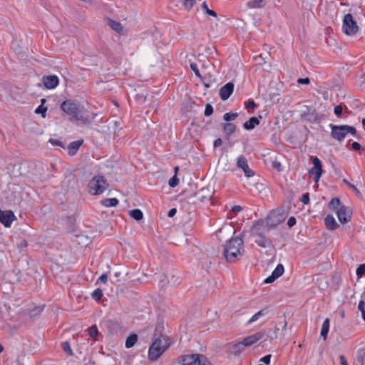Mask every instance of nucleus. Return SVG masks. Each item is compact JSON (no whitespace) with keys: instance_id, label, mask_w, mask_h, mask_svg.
<instances>
[{"instance_id":"f257e3e1","label":"nucleus","mask_w":365,"mask_h":365,"mask_svg":"<svg viewBox=\"0 0 365 365\" xmlns=\"http://www.w3.org/2000/svg\"><path fill=\"white\" fill-rule=\"evenodd\" d=\"M243 240L241 237H233L224 247L223 255L228 262H235L242 255Z\"/></svg>"},{"instance_id":"f03ea898","label":"nucleus","mask_w":365,"mask_h":365,"mask_svg":"<svg viewBox=\"0 0 365 365\" xmlns=\"http://www.w3.org/2000/svg\"><path fill=\"white\" fill-rule=\"evenodd\" d=\"M61 110L67 115L71 116V120H76L84 124L91 123L88 117L81 114L83 106L76 101L66 100L61 105Z\"/></svg>"},{"instance_id":"7ed1b4c3","label":"nucleus","mask_w":365,"mask_h":365,"mask_svg":"<svg viewBox=\"0 0 365 365\" xmlns=\"http://www.w3.org/2000/svg\"><path fill=\"white\" fill-rule=\"evenodd\" d=\"M108 186L107 180L102 175H96L88 182V192L93 195L102 194Z\"/></svg>"},{"instance_id":"20e7f679","label":"nucleus","mask_w":365,"mask_h":365,"mask_svg":"<svg viewBox=\"0 0 365 365\" xmlns=\"http://www.w3.org/2000/svg\"><path fill=\"white\" fill-rule=\"evenodd\" d=\"M331 127V136L338 140L341 141L344 139L347 133H350L352 135H356V130L354 127L343 125H330Z\"/></svg>"},{"instance_id":"39448f33","label":"nucleus","mask_w":365,"mask_h":365,"mask_svg":"<svg viewBox=\"0 0 365 365\" xmlns=\"http://www.w3.org/2000/svg\"><path fill=\"white\" fill-rule=\"evenodd\" d=\"M179 362L183 365H212L204 355L198 354L181 356Z\"/></svg>"},{"instance_id":"423d86ee","label":"nucleus","mask_w":365,"mask_h":365,"mask_svg":"<svg viewBox=\"0 0 365 365\" xmlns=\"http://www.w3.org/2000/svg\"><path fill=\"white\" fill-rule=\"evenodd\" d=\"M287 215L284 210L281 208L272 210L266 218L267 226L269 227H277L284 221Z\"/></svg>"},{"instance_id":"0eeeda50","label":"nucleus","mask_w":365,"mask_h":365,"mask_svg":"<svg viewBox=\"0 0 365 365\" xmlns=\"http://www.w3.org/2000/svg\"><path fill=\"white\" fill-rule=\"evenodd\" d=\"M262 225L263 222L258 221L255 222L251 228L252 235L256 237L255 242L258 246L262 248L270 247L272 245V241L260 232H258V227Z\"/></svg>"},{"instance_id":"6e6552de","label":"nucleus","mask_w":365,"mask_h":365,"mask_svg":"<svg viewBox=\"0 0 365 365\" xmlns=\"http://www.w3.org/2000/svg\"><path fill=\"white\" fill-rule=\"evenodd\" d=\"M164 346L162 348H158L156 342H153L148 350V359L150 361H156L170 346V339L167 336H163Z\"/></svg>"},{"instance_id":"1a4fd4ad","label":"nucleus","mask_w":365,"mask_h":365,"mask_svg":"<svg viewBox=\"0 0 365 365\" xmlns=\"http://www.w3.org/2000/svg\"><path fill=\"white\" fill-rule=\"evenodd\" d=\"M358 26L356 21L354 20L351 14H347L343 19V31L346 35H354L358 31Z\"/></svg>"},{"instance_id":"9d476101","label":"nucleus","mask_w":365,"mask_h":365,"mask_svg":"<svg viewBox=\"0 0 365 365\" xmlns=\"http://www.w3.org/2000/svg\"><path fill=\"white\" fill-rule=\"evenodd\" d=\"M312 162L313 163V168L309 170V176L314 175V180L315 182H318L323 173L322 162L317 157H311Z\"/></svg>"},{"instance_id":"9b49d317","label":"nucleus","mask_w":365,"mask_h":365,"mask_svg":"<svg viewBox=\"0 0 365 365\" xmlns=\"http://www.w3.org/2000/svg\"><path fill=\"white\" fill-rule=\"evenodd\" d=\"M16 219V216L11 210H1L0 209V222L6 227H11L12 222Z\"/></svg>"},{"instance_id":"f8f14e48","label":"nucleus","mask_w":365,"mask_h":365,"mask_svg":"<svg viewBox=\"0 0 365 365\" xmlns=\"http://www.w3.org/2000/svg\"><path fill=\"white\" fill-rule=\"evenodd\" d=\"M41 81L46 89H53L59 83V79L56 75H45L42 77Z\"/></svg>"},{"instance_id":"ddd939ff","label":"nucleus","mask_w":365,"mask_h":365,"mask_svg":"<svg viewBox=\"0 0 365 365\" xmlns=\"http://www.w3.org/2000/svg\"><path fill=\"white\" fill-rule=\"evenodd\" d=\"M237 166L243 170L245 175L247 178L252 177L255 175L254 172L249 168L246 158L243 155H240L237 158Z\"/></svg>"},{"instance_id":"4468645a","label":"nucleus","mask_w":365,"mask_h":365,"mask_svg":"<svg viewBox=\"0 0 365 365\" xmlns=\"http://www.w3.org/2000/svg\"><path fill=\"white\" fill-rule=\"evenodd\" d=\"M284 272V266L282 264H278L272 274L264 280V284H271L277 279L281 277Z\"/></svg>"},{"instance_id":"2eb2a0df","label":"nucleus","mask_w":365,"mask_h":365,"mask_svg":"<svg viewBox=\"0 0 365 365\" xmlns=\"http://www.w3.org/2000/svg\"><path fill=\"white\" fill-rule=\"evenodd\" d=\"M234 91V83L229 82L224 85L219 91V94L222 101L227 100Z\"/></svg>"},{"instance_id":"dca6fc26","label":"nucleus","mask_w":365,"mask_h":365,"mask_svg":"<svg viewBox=\"0 0 365 365\" xmlns=\"http://www.w3.org/2000/svg\"><path fill=\"white\" fill-rule=\"evenodd\" d=\"M262 338H264V332L258 331L252 335L245 337L242 340V341H243L245 347H247V346H252V344H255L258 341L261 340Z\"/></svg>"},{"instance_id":"f3484780","label":"nucleus","mask_w":365,"mask_h":365,"mask_svg":"<svg viewBox=\"0 0 365 365\" xmlns=\"http://www.w3.org/2000/svg\"><path fill=\"white\" fill-rule=\"evenodd\" d=\"M337 217L341 224H345L351 220V215L346 210V207L341 205L336 211Z\"/></svg>"},{"instance_id":"a211bd4d","label":"nucleus","mask_w":365,"mask_h":365,"mask_svg":"<svg viewBox=\"0 0 365 365\" xmlns=\"http://www.w3.org/2000/svg\"><path fill=\"white\" fill-rule=\"evenodd\" d=\"M271 313H272V310L269 309V307H265V308L259 310L257 313H255L247 322V324H250L260 319L261 318H264V317L268 316Z\"/></svg>"},{"instance_id":"6ab92c4d","label":"nucleus","mask_w":365,"mask_h":365,"mask_svg":"<svg viewBox=\"0 0 365 365\" xmlns=\"http://www.w3.org/2000/svg\"><path fill=\"white\" fill-rule=\"evenodd\" d=\"M245 348V346L242 341L236 344H230L227 348V352L235 356H239Z\"/></svg>"},{"instance_id":"aec40b11","label":"nucleus","mask_w":365,"mask_h":365,"mask_svg":"<svg viewBox=\"0 0 365 365\" xmlns=\"http://www.w3.org/2000/svg\"><path fill=\"white\" fill-rule=\"evenodd\" d=\"M212 196V192L208 187H203L195 193V197L201 202L205 200H210Z\"/></svg>"},{"instance_id":"412c9836","label":"nucleus","mask_w":365,"mask_h":365,"mask_svg":"<svg viewBox=\"0 0 365 365\" xmlns=\"http://www.w3.org/2000/svg\"><path fill=\"white\" fill-rule=\"evenodd\" d=\"M324 224L329 230H335L339 227L334 217L331 215H327L324 219Z\"/></svg>"},{"instance_id":"4be33fe9","label":"nucleus","mask_w":365,"mask_h":365,"mask_svg":"<svg viewBox=\"0 0 365 365\" xmlns=\"http://www.w3.org/2000/svg\"><path fill=\"white\" fill-rule=\"evenodd\" d=\"M83 140H78L69 143V145H68V155L71 156L74 155L77 153L78 150L83 144Z\"/></svg>"},{"instance_id":"5701e85b","label":"nucleus","mask_w":365,"mask_h":365,"mask_svg":"<svg viewBox=\"0 0 365 365\" xmlns=\"http://www.w3.org/2000/svg\"><path fill=\"white\" fill-rule=\"evenodd\" d=\"M260 118H262L261 115H259V117H251L249 119V120H247L243 124L244 128L247 130L253 129L255 127V125L259 124Z\"/></svg>"},{"instance_id":"b1692460","label":"nucleus","mask_w":365,"mask_h":365,"mask_svg":"<svg viewBox=\"0 0 365 365\" xmlns=\"http://www.w3.org/2000/svg\"><path fill=\"white\" fill-rule=\"evenodd\" d=\"M260 332H264V338H262V339L264 341L268 339L269 341H272L278 337V334H277V331L273 330L272 329H263L260 331Z\"/></svg>"},{"instance_id":"393cba45","label":"nucleus","mask_w":365,"mask_h":365,"mask_svg":"<svg viewBox=\"0 0 365 365\" xmlns=\"http://www.w3.org/2000/svg\"><path fill=\"white\" fill-rule=\"evenodd\" d=\"M160 328V327L157 326L155 330V333L153 334V341L156 342L158 348H162L164 346V339L163 336H165L162 333H157V331Z\"/></svg>"},{"instance_id":"a878e982","label":"nucleus","mask_w":365,"mask_h":365,"mask_svg":"<svg viewBox=\"0 0 365 365\" xmlns=\"http://www.w3.org/2000/svg\"><path fill=\"white\" fill-rule=\"evenodd\" d=\"M266 1L264 0H250L247 3L250 9H261L264 7Z\"/></svg>"},{"instance_id":"bb28decb","label":"nucleus","mask_w":365,"mask_h":365,"mask_svg":"<svg viewBox=\"0 0 365 365\" xmlns=\"http://www.w3.org/2000/svg\"><path fill=\"white\" fill-rule=\"evenodd\" d=\"M329 324H330V320L329 318L325 319L322 324V329H321V336L323 338L324 340H326L327 339V335L329 331Z\"/></svg>"},{"instance_id":"cd10ccee","label":"nucleus","mask_w":365,"mask_h":365,"mask_svg":"<svg viewBox=\"0 0 365 365\" xmlns=\"http://www.w3.org/2000/svg\"><path fill=\"white\" fill-rule=\"evenodd\" d=\"M108 24L110 28L118 34H122L123 26L120 23L117 22L111 19H108Z\"/></svg>"},{"instance_id":"c85d7f7f","label":"nucleus","mask_w":365,"mask_h":365,"mask_svg":"<svg viewBox=\"0 0 365 365\" xmlns=\"http://www.w3.org/2000/svg\"><path fill=\"white\" fill-rule=\"evenodd\" d=\"M222 128L227 135H230L235 132L236 125L232 123H225L222 124Z\"/></svg>"},{"instance_id":"c756f323","label":"nucleus","mask_w":365,"mask_h":365,"mask_svg":"<svg viewBox=\"0 0 365 365\" xmlns=\"http://www.w3.org/2000/svg\"><path fill=\"white\" fill-rule=\"evenodd\" d=\"M118 200L117 198H106L101 200V205L105 207H115L118 205Z\"/></svg>"},{"instance_id":"7c9ffc66","label":"nucleus","mask_w":365,"mask_h":365,"mask_svg":"<svg viewBox=\"0 0 365 365\" xmlns=\"http://www.w3.org/2000/svg\"><path fill=\"white\" fill-rule=\"evenodd\" d=\"M138 341V335L136 334H131L129 335L125 341V347L129 349L133 347Z\"/></svg>"},{"instance_id":"2f4dec72","label":"nucleus","mask_w":365,"mask_h":365,"mask_svg":"<svg viewBox=\"0 0 365 365\" xmlns=\"http://www.w3.org/2000/svg\"><path fill=\"white\" fill-rule=\"evenodd\" d=\"M356 359L359 365H365V348L357 351Z\"/></svg>"},{"instance_id":"473e14b6","label":"nucleus","mask_w":365,"mask_h":365,"mask_svg":"<svg viewBox=\"0 0 365 365\" xmlns=\"http://www.w3.org/2000/svg\"><path fill=\"white\" fill-rule=\"evenodd\" d=\"M130 215L131 217L137 221H140L143 217V212L139 209H134L130 211Z\"/></svg>"},{"instance_id":"72a5a7b5","label":"nucleus","mask_w":365,"mask_h":365,"mask_svg":"<svg viewBox=\"0 0 365 365\" xmlns=\"http://www.w3.org/2000/svg\"><path fill=\"white\" fill-rule=\"evenodd\" d=\"M340 200L337 197H333L329 202V208L332 210H336L339 207H341Z\"/></svg>"},{"instance_id":"f704fd0d","label":"nucleus","mask_w":365,"mask_h":365,"mask_svg":"<svg viewBox=\"0 0 365 365\" xmlns=\"http://www.w3.org/2000/svg\"><path fill=\"white\" fill-rule=\"evenodd\" d=\"M343 182L346 184L351 190L355 193V195L358 197H361L362 195L361 192L359 191V190L353 184H351L349 181H348L346 179H343Z\"/></svg>"},{"instance_id":"c9c22d12","label":"nucleus","mask_w":365,"mask_h":365,"mask_svg":"<svg viewBox=\"0 0 365 365\" xmlns=\"http://www.w3.org/2000/svg\"><path fill=\"white\" fill-rule=\"evenodd\" d=\"M147 99V96L145 95L144 91L138 93L135 96L136 101L140 104H143Z\"/></svg>"},{"instance_id":"e433bc0d","label":"nucleus","mask_w":365,"mask_h":365,"mask_svg":"<svg viewBox=\"0 0 365 365\" xmlns=\"http://www.w3.org/2000/svg\"><path fill=\"white\" fill-rule=\"evenodd\" d=\"M237 116L238 114L237 113H226L223 115V119L226 122L230 123V121L234 120Z\"/></svg>"},{"instance_id":"4c0bfd02","label":"nucleus","mask_w":365,"mask_h":365,"mask_svg":"<svg viewBox=\"0 0 365 365\" xmlns=\"http://www.w3.org/2000/svg\"><path fill=\"white\" fill-rule=\"evenodd\" d=\"M62 349L67 353L69 356H73V351L70 346V344L68 341H64L61 344Z\"/></svg>"},{"instance_id":"58836bf2","label":"nucleus","mask_w":365,"mask_h":365,"mask_svg":"<svg viewBox=\"0 0 365 365\" xmlns=\"http://www.w3.org/2000/svg\"><path fill=\"white\" fill-rule=\"evenodd\" d=\"M202 8L205 10V13L211 16L217 17V13L208 8L207 4L205 1L202 4Z\"/></svg>"},{"instance_id":"ea45409f","label":"nucleus","mask_w":365,"mask_h":365,"mask_svg":"<svg viewBox=\"0 0 365 365\" xmlns=\"http://www.w3.org/2000/svg\"><path fill=\"white\" fill-rule=\"evenodd\" d=\"M88 333L91 338L96 339V336L99 334V332H98L96 325H92L88 329Z\"/></svg>"},{"instance_id":"a19ab883","label":"nucleus","mask_w":365,"mask_h":365,"mask_svg":"<svg viewBox=\"0 0 365 365\" xmlns=\"http://www.w3.org/2000/svg\"><path fill=\"white\" fill-rule=\"evenodd\" d=\"M102 296L103 292L101 289H95L91 294L92 298L96 301H99L101 299Z\"/></svg>"},{"instance_id":"79ce46f5","label":"nucleus","mask_w":365,"mask_h":365,"mask_svg":"<svg viewBox=\"0 0 365 365\" xmlns=\"http://www.w3.org/2000/svg\"><path fill=\"white\" fill-rule=\"evenodd\" d=\"M47 110H48L47 107H46L44 106H42V105H40L35 110V113L36 114H41L43 118H45L46 117V113Z\"/></svg>"},{"instance_id":"37998d69","label":"nucleus","mask_w":365,"mask_h":365,"mask_svg":"<svg viewBox=\"0 0 365 365\" xmlns=\"http://www.w3.org/2000/svg\"><path fill=\"white\" fill-rule=\"evenodd\" d=\"M43 308L41 307H36L33 309H31L29 312V315L31 317H36L38 316L42 312Z\"/></svg>"},{"instance_id":"c03bdc74","label":"nucleus","mask_w":365,"mask_h":365,"mask_svg":"<svg viewBox=\"0 0 365 365\" xmlns=\"http://www.w3.org/2000/svg\"><path fill=\"white\" fill-rule=\"evenodd\" d=\"M179 183V179L178 178L177 175H175L174 176H173L170 180H169V182H168V184H169V186L171 187H176Z\"/></svg>"},{"instance_id":"a18cd8bd","label":"nucleus","mask_w":365,"mask_h":365,"mask_svg":"<svg viewBox=\"0 0 365 365\" xmlns=\"http://www.w3.org/2000/svg\"><path fill=\"white\" fill-rule=\"evenodd\" d=\"M213 113V107L211 104L207 103L205 106V109L204 114L205 116L208 117L210 116Z\"/></svg>"},{"instance_id":"49530a36","label":"nucleus","mask_w":365,"mask_h":365,"mask_svg":"<svg viewBox=\"0 0 365 365\" xmlns=\"http://www.w3.org/2000/svg\"><path fill=\"white\" fill-rule=\"evenodd\" d=\"M334 114L338 117L341 118L343 113V108L341 105L336 106L334 110Z\"/></svg>"},{"instance_id":"de8ad7c7","label":"nucleus","mask_w":365,"mask_h":365,"mask_svg":"<svg viewBox=\"0 0 365 365\" xmlns=\"http://www.w3.org/2000/svg\"><path fill=\"white\" fill-rule=\"evenodd\" d=\"M356 274L358 276H363L365 274V264H361L357 267Z\"/></svg>"},{"instance_id":"09e8293b","label":"nucleus","mask_w":365,"mask_h":365,"mask_svg":"<svg viewBox=\"0 0 365 365\" xmlns=\"http://www.w3.org/2000/svg\"><path fill=\"white\" fill-rule=\"evenodd\" d=\"M195 2V0H184L183 4L187 9L190 10L192 7Z\"/></svg>"},{"instance_id":"8fccbe9b","label":"nucleus","mask_w":365,"mask_h":365,"mask_svg":"<svg viewBox=\"0 0 365 365\" xmlns=\"http://www.w3.org/2000/svg\"><path fill=\"white\" fill-rule=\"evenodd\" d=\"M301 202L304 205L309 204V194L308 192H306V193L302 195V198H301Z\"/></svg>"},{"instance_id":"3c124183","label":"nucleus","mask_w":365,"mask_h":365,"mask_svg":"<svg viewBox=\"0 0 365 365\" xmlns=\"http://www.w3.org/2000/svg\"><path fill=\"white\" fill-rule=\"evenodd\" d=\"M190 68L197 76L200 77V71L198 70L197 66L195 63H192L190 64Z\"/></svg>"},{"instance_id":"603ef678","label":"nucleus","mask_w":365,"mask_h":365,"mask_svg":"<svg viewBox=\"0 0 365 365\" xmlns=\"http://www.w3.org/2000/svg\"><path fill=\"white\" fill-rule=\"evenodd\" d=\"M245 106L248 109H254L257 107V104L252 100H249L245 103Z\"/></svg>"},{"instance_id":"864d4df0","label":"nucleus","mask_w":365,"mask_h":365,"mask_svg":"<svg viewBox=\"0 0 365 365\" xmlns=\"http://www.w3.org/2000/svg\"><path fill=\"white\" fill-rule=\"evenodd\" d=\"M272 355L267 354L262 358H261L260 361L264 363L265 364L268 365L270 364V359H271Z\"/></svg>"},{"instance_id":"5fc2aeb1","label":"nucleus","mask_w":365,"mask_h":365,"mask_svg":"<svg viewBox=\"0 0 365 365\" xmlns=\"http://www.w3.org/2000/svg\"><path fill=\"white\" fill-rule=\"evenodd\" d=\"M297 83H298L299 84L308 85V84H309V83H310V80H309V78H307H307H298V80H297Z\"/></svg>"},{"instance_id":"6e6d98bb","label":"nucleus","mask_w":365,"mask_h":365,"mask_svg":"<svg viewBox=\"0 0 365 365\" xmlns=\"http://www.w3.org/2000/svg\"><path fill=\"white\" fill-rule=\"evenodd\" d=\"M296 218L294 217H290L289 219H288V221H287V225L289 227H292L294 225H296Z\"/></svg>"},{"instance_id":"4d7b16f0","label":"nucleus","mask_w":365,"mask_h":365,"mask_svg":"<svg viewBox=\"0 0 365 365\" xmlns=\"http://www.w3.org/2000/svg\"><path fill=\"white\" fill-rule=\"evenodd\" d=\"M351 148L354 150L359 151L361 150V146L358 142H353L351 145Z\"/></svg>"},{"instance_id":"13d9d810","label":"nucleus","mask_w":365,"mask_h":365,"mask_svg":"<svg viewBox=\"0 0 365 365\" xmlns=\"http://www.w3.org/2000/svg\"><path fill=\"white\" fill-rule=\"evenodd\" d=\"M272 167L274 169L277 170L278 171H280L282 170L281 169V167H282L281 163L277 160H275L272 163Z\"/></svg>"},{"instance_id":"bf43d9fd","label":"nucleus","mask_w":365,"mask_h":365,"mask_svg":"<svg viewBox=\"0 0 365 365\" xmlns=\"http://www.w3.org/2000/svg\"><path fill=\"white\" fill-rule=\"evenodd\" d=\"M222 140L221 138H217L214 141V147L215 148L220 147L222 145Z\"/></svg>"},{"instance_id":"052dcab7","label":"nucleus","mask_w":365,"mask_h":365,"mask_svg":"<svg viewBox=\"0 0 365 365\" xmlns=\"http://www.w3.org/2000/svg\"><path fill=\"white\" fill-rule=\"evenodd\" d=\"M341 365H348L347 361L344 355L339 356Z\"/></svg>"},{"instance_id":"680f3d73","label":"nucleus","mask_w":365,"mask_h":365,"mask_svg":"<svg viewBox=\"0 0 365 365\" xmlns=\"http://www.w3.org/2000/svg\"><path fill=\"white\" fill-rule=\"evenodd\" d=\"M53 145H58L60 147H63V143L59 141V140H53V139H51L49 140Z\"/></svg>"},{"instance_id":"e2e57ef3","label":"nucleus","mask_w":365,"mask_h":365,"mask_svg":"<svg viewBox=\"0 0 365 365\" xmlns=\"http://www.w3.org/2000/svg\"><path fill=\"white\" fill-rule=\"evenodd\" d=\"M242 210V207L240 205H235L232 207V211L237 213L240 212Z\"/></svg>"},{"instance_id":"0e129e2a","label":"nucleus","mask_w":365,"mask_h":365,"mask_svg":"<svg viewBox=\"0 0 365 365\" xmlns=\"http://www.w3.org/2000/svg\"><path fill=\"white\" fill-rule=\"evenodd\" d=\"M101 282L106 283L108 280V275L106 273L101 274V276L98 279Z\"/></svg>"},{"instance_id":"69168bd1","label":"nucleus","mask_w":365,"mask_h":365,"mask_svg":"<svg viewBox=\"0 0 365 365\" xmlns=\"http://www.w3.org/2000/svg\"><path fill=\"white\" fill-rule=\"evenodd\" d=\"M177 212V210L175 208H172L168 211V216L169 217H173Z\"/></svg>"},{"instance_id":"338daca9","label":"nucleus","mask_w":365,"mask_h":365,"mask_svg":"<svg viewBox=\"0 0 365 365\" xmlns=\"http://www.w3.org/2000/svg\"><path fill=\"white\" fill-rule=\"evenodd\" d=\"M364 306H365L364 302L363 300H361L358 305L359 310L360 312H361L362 310H364L365 309Z\"/></svg>"},{"instance_id":"774afa93","label":"nucleus","mask_w":365,"mask_h":365,"mask_svg":"<svg viewBox=\"0 0 365 365\" xmlns=\"http://www.w3.org/2000/svg\"><path fill=\"white\" fill-rule=\"evenodd\" d=\"M287 325V322L284 318H283L282 321L280 322L279 327H282V329H286Z\"/></svg>"}]
</instances>
